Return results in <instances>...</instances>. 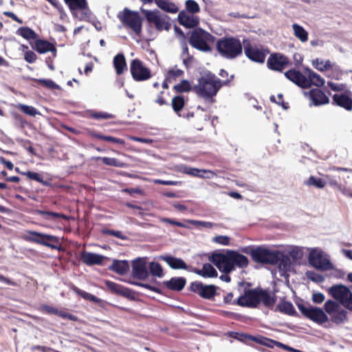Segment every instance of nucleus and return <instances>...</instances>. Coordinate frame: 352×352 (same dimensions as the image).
<instances>
[{
  "label": "nucleus",
  "instance_id": "f257e3e1",
  "mask_svg": "<svg viewBox=\"0 0 352 352\" xmlns=\"http://www.w3.org/2000/svg\"><path fill=\"white\" fill-rule=\"evenodd\" d=\"M228 81H222L210 72L204 73L198 79V83L192 88L197 95L211 103L215 102L214 96L222 86Z\"/></svg>",
  "mask_w": 352,
  "mask_h": 352
},
{
  "label": "nucleus",
  "instance_id": "f03ea898",
  "mask_svg": "<svg viewBox=\"0 0 352 352\" xmlns=\"http://www.w3.org/2000/svg\"><path fill=\"white\" fill-rule=\"evenodd\" d=\"M252 261L262 265H276L284 269L288 265L289 259L278 250H271L264 246H256Z\"/></svg>",
  "mask_w": 352,
  "mask_h": 352
},
{
  "label": "nucleus",
  "instance_id": "7ed1b4c3",
  "mask_svg": "<svg viewBox=\"0 0 352 352\" xmlns=\"http://www.w3.org/2000/svg\"><path fill=\"white\" fill-rule=\"evenodd\" d=\"M217 50L221 57L232 60L243 54V43L239 38L226 36L219 38L216 43Z\"/></svg>",
  "mask_w": 352,
  "mask_h": 352
},
{
  "label": "nucleus",
  "instance_id": "20e7f679",
  "mask_svg": "<svg viewBox=\"0 0 352 352\" xmlns=\"http://www.w3.org/2000/svg\"><path fill=\"white\" fill-rule=\"evenodd\" d=\"M23 239L28 242L42 245L52 250H63L60 238L56 236L27 230L23 235Z\"/></svg>",
  "mask_w": 352,
  "mask_h": 352
},
{
  "label": "nucleus",
  "instance_id": "39448f33",
  "mask_svg": "<svg viewBox=\"0 0 352 352\" xmlns=\"http://www.w3.org/2000/svg\"><path fill=\"white\" fill-rule=\"evenodd\" d=\"M118 18L124 28L131 30L137 36L142 32V18L138 12L125 8L118 14Z\"/></svg>",
  "mask_w": 352,
  "mask_h": 352
},
{
  "label": "nucleus",
  "instance_id": "423d86ee",
  "mask_svg": "<svg viewBox=\"0 0 352 352\" xmlns=\"http://www.w3.org/2000/svg\"><path fill=\"white\" fill-rule=\"evenodd\" d=\"M243 43L244 53L247 58L255 63H265L266 56L270 54V50L267 47L252 44L248 39H243Z\"/></svg>",
  "mask_w": 352,
  "mask_h": 352
},
{
  "label": "nucleus",
  "instance_id": "0eeeda50",
  "mask_svg": "<svg viewBox=\"0 0 352 352\" xmlns=\"http://www.w3.org/2000/svg\"><path fill=\"white\" fill-rule=\"evenodd\" d=\"M329 294L346 309L352 311V292L345 285H334L329 289Z\"/></svg>",
  "mask_w": 352,
  "mask_h": 352
},
{
  "label": "nucleus",
  "instance_id": "6e6552de",
  "mask_svg": "<svg viewBox=\"0 0 352 352\" xmlns=\"http://www.w3.org/2000/svg\"><path fill=\"white\" fill-rule=\"evenodd\" d=\"M209 259L223 273L230 274L235 270L233 267L232 250H227L226 253L214 252Z\"/></svg>",
  "mask_w": 352,
  "mask_h": 352
},
{
  "label": "nucleus",
  "instance_id": "1a4fd4ad",
  "mask_svg": "<svg viewBox=\"0 0 352 352\" xmlns=\"http://www.w3.org/2000/svg\"><path fill=\"white\" fill-rule=\"evenodd\" d=\"M147 21L153 23L158 31H168L171 28L170 19L168 15L160 14L157 10L151 11L148 10H142Z\"/></svg>",
  "mask_w": 352,
  "mask_h": 352
},
{
  "label": "nucleus",
  "instance_id": "9d476101",
  "mask_svg": "<svg viewBox=\"0 0 352 352\" xmlns=\"http://www.w3.org/2000/svg\"><path fill=\"white\" fill-rule=\"evenodd\" d=\"M211 35L202 29L194 30L189 37V44L194 48L201 52H209L211 48L207 41Z\"/></svg>",
  "mask_w": 352,
  "mask_h": 352
},
{
  "label": "nucleus",
  "instance_id": "9b49d317",
  "mask_svg": "<svg viewBox=\"0 0 352 352\" xmlns=\"http://www.w3.org/2000/svg\"><path fill=\"white\" fill-rule=\"evenodd\" d=\"M298 308L301 314L307 318L318 323L323 324L329 320L327 316L319 307L306 305L304 303L298 304Z\"/></svg>",
  "mask_w": 352,
  "mask_h": 352
},
{
  "label": "nucleus",
  "instance_id": "f8f14e48",
  "mask_svg": "<svg viewBox=\"0 0 352 352\" xmlns=\"http://www.w3.org/2000/svg\"><path fill=\"white\" fill-rule=\"evenodd\" d=\"M130 72L133 79L137 82L147 80L152 76L151 69L139 58L131 61Z\"/></svg>",
  "mask_w": 352,
  "mask_h": 352
},
{
  "label": "nucleus",
  "instance_id": "ddd939ff",
  "mask_svg": "<svg viewBox=\"0 0 352 352\" xmlns=\"http://www.w3.org/2000/svg\"><path fill=\"white\" fill-rule=\"evenodd\" d=\"M291 64L289 58L279 52L271 54L267 60V68L270 70L278 72H282Z\"/></svg>",
  "mask_w": 352,
  "mask_h": 352
},
{
  "label": "nucleus",
  "instance_id": "4468645a",
  "mask_svg": "<svg viewBox=\"0 0 352 352\" xmlns=\"http://www.w3.org/2000/svg\"><path fill=\"white\" fill-rule=\"evenodd\" d=\"M309 262L314 267L321 270H327L331 268L332 265L330 261L327 258L324 252L318 250H313L309 254Z\"/></svg>",
  "mask_w": 352,
  "mask_h": 352
},
{
  "label": "nucleus",
  "instance_id": "2eb2a0df",
  "mask_svg": "<svg viewBox=\"0 0 352 352\" xmlns=\"http://www.w3.org/2000/svg\"><path fill=\"white\" fill-rule=\"evenodd\" d=\"M236 303L241 307H256L259 304V289L245 291L244 294L238 298Z\"/></svg>",
  "mask_w": 352,
  "mask_h": 352
},
{
  "label": "nucleus",
  "instance_id": "dca6fc26",
  "mask_svg": "<svg viewBox=\"0 0 352 352\" xmlns=\"http://www.w3.org/2000/svg\"><path fill=\"white\" fill-rule=\"evenodd\" d=\"M190 290L198 294L202 298L210 300L216 294L217 287L213 285H205L201 282H192L190 286Z\"/></svg>",
  "mask_w": 352,
  "mask_h": 352
},
{
  "label": "nucleus",
  "instance_id": "f3484780",
  "mask_svg": "<svg viewBox=\"0 0 352 352\" xmlns=\"http://www.w3.org/2000/svg\"><path fill=\"white\" fill-rule=\"evenodd\" d=\"M149 273L146 267V262L143 258H138L132 263V276L135 278L145 280L148 277Z\"/></svg>",
  "mask_w": 352,
  "mask_h": 352
},
{
  "label": "nucleus",
  "instance_id": "a211bd4d",
  "mask_svg": "<svg viewBox=\"0 0 352 352\" xmlns=\"http://www.w3.org/2000/svg\"><path fill=\"white\" fill-rule=\"evenodd\" d=\"M285 76L301 88L306 89L309 87V83L307 80V77L299 71L289 69L285 73Z\"/></svg>",
  "mask_w": 352,
  "mask_h": 352
},
{
  "label": "nucleus",
  "instance_id": "6ab92c4d",
  "mask_svg": "<svg viewBox=\"0 0 352 352\" xmlns=\"http://www.w3.org/2000/svg\"><path fill=\"white\" fill-rule=\"evenodd\" d=\"M305 95H307L315 106H320L328 104L329 102V97L321 89L314 88L308 92H305Z\"/></svg>",
  "mask_w": 352,
  "mask_h": 352
},
{
  "label": "nucleus",
  "instance_id": "aec40b11",
  "mask_svg": "<svg viewBox=\"0 0 352 352\" xmlns=\"http://www.w3.org/2000/svg\"><path fill=\"white\" fill-rule=\"evenodd\" d=\"M32 48L39 54L52 52L54 56H56V47L55 45L47 40L37 39L35 41Z\"/></svg>",
  "mask_w": 352,
  "mask_h": 352
},
{
  "label": "nucleus",
  "instance_id": "412c9836",
  "mask_svg": "<svg viewBox=\"0 0 352 352\" xmlns=\"http://www.w3.org/2000/svg\"><path fill=\"white\" fill-rule=\"evenodd\" d=\"M351 94V91L347 93L333 96V102L338 106L342 107L348 111L352 109V98L349 95Z\"/></svg>",
  "mask_w": 352,
  "mask_h": 352
},
{
  "label": "nucleus",
  "instance_id": "4be33fe9",
  "mask_svg": "<svg viewBox=\"0 0 352 352\" xmlns=\"http://www.w3.org/2000/svg\"><path fill=\"white\" fill-rule=\"evenodd\" d=\"M186 284V279L184 277H173L169 280L163 282L164 286L171 291L180 292Z\"/></svg>",
  "mask_w": 352,
  "mask_h": 352
},
{
  "label": "nucleus",
  "instance_id": "5701e85b",
  "mask_svg": "<svg viewBox=\"0 0 352 352\" xmlns=\"http://www.w3.org/2000/svg\"><path fill=\"white\" fill-rule=\"evenodd\" d=\"M178 22L186 28H193L199 25V21L197 16L188 15L184 11H181L178 14Z\"/></svg>",
  "mask_w": 352,
  "mask_h": 352
},
{
  "label": "nucleus",
  "instance_id": "b1692460",
  "mask_svg": "<svg viewBox=\"0 0 352 352\" xmlns=\"http://www.w3.org/2000/svg\"><path fill=\"white\" fill-rule=\"evenodd\" d=\"M103 258L102 255L92 252H82L80 254L81 261L87 265H101Z\"/></svg>",
  "mask_w": 352,
  "mask_h": 352
},
{
  "label": "nucleus",
  "instance_id": "393cba45",
  "mask_svg": "<svg viewBox=\"0 0 352 352\" xmlns=\"http://www.w3.org/2000/svg\"><path fill=\"white\" fill-rule=\"evenodd\" d=\"M105 286L113 294H119L124 297H129L131 294V290L120 284L111 280L105 281Z\"/></svg>",
  "mask_w": 352,
  "mask_h": 352
},
{
  "label": "nucleus",
  "instance_id": "a878e982",
  "mask_svg": "<svg viewBox=\"0 0 352 352\" xmlns=\"http://www.w3.org/2000/svg\"><path fill=\"white\" fill-rule=\"evenodd\" d=\"M109 270L120 275H124L129 270V264L127 261L113 260Z\"/></svg>",
  "mask_w": 352,
  "mask_h": 352
},
{
  "label": "nucleus",
  "instance_id": "bb28decb",
  "mask_svg": "<svg viewBox=\"0 0 352 352\" xmlns=\"http://www.w3.org/2000/svg\"><path fill=\"white\" fill-rule=\"evenodd\" d=\"M113 64L118 75L122 74L127 69L126 58L122 53H119L114 56Z\"/></svg>",
  "mask_w": 352,
  "mask_h": 352
},
{
  "label": "nucleus",
  "instance_id": "cd10ccee",
  "mask_svg": "<svg viewBox=\"0 0 352 352\" xmlns=\"http://www.w3.org/2000/svg\"><path fill=\"white\" fill-rule=\"evenodd\" d=\"M245 337L248 338V340H250L254 341L258 344H260L261 345L265 346L271 349H273L274 346L278 347V344H280V342L264 336L256 337L250 335H246Z\"/></svg>",
  "mask_w": 352,
  "mask_h": 352
},
{
  "label": "nucleus",
  "instance_id": "c85d7f7f",
  "mask_svg": "<svg viewBox=\"0 0 352 352\" xmlns=\"http://www.w3.org/2000/svg\"><path fill=\"white\" fill-rule=\"evenodd\" d=\"M233 267L239 268H245L249 265V260L247 256L239 253L236 251L232 250Z\"/></svg>",
  "mask_w": 352,
  "mask_h": 352
},
{
  "label": "nucleus",
  "instance_id": "c756f323",
  "mask_svg": "<svg viewBox=\"0 0 352 352\" xmlns=\"http://www.w3.org/2000/svg\"><path fill=\"white\" fill-rule=\"evenodd\" d=\"M164 260L172 269L187 270L188 268V265L182 258H176L171 256H166L164 258Z\"/></svg>",
  "mask_w": 352,
  "mask_h": 352
},
{
  "label": "nucleus",
  "instance_id": "7c9ffc66",
  "mask_svg": "<svg viewBox=\"0 0 352 352\" xmlns=\"http://www.w3.org/2000/svg\"><path fill=\"white\" fill-rule=\"evenodd\" d=\"M155 4L162 10L169 13H177L179 10L177 6L169 0H153Z\"/></svg>",
  "mask_w": 352,
  "mask_h": 352
},
{
  "label": "nucleus",
  "instance_id": "2f4dec72",
  "mask_svg": "<svg viewBox=\"0 0 352 352\" xmlns=\"http://www.w3.org/2000/svg\"><path fill=\"white\" fill-rule=\"evenodd\" d=\"M195 272L204 278H214L217 276V272L210 263H205L201 270H197Z\"/></svg>",
  "mask_w": 352,
  "mask_h": 352
},
{
  "label": "nucleus",
  "instance_id": "473e14b6",
  "mask_svg": "<svg viewBox=\"0 0 352 352\" xmlns=\"http://www.w3.org/2000/svg\"><path fill=\"white\" fill-rule=\"evenodd\" d=\"M261 302L266 307L273 306L276 302V296H272L266 290L259 289V303Z\"/></svg>",
  "mask_w": 352,
  "mask_h": 352
},
{
  "label": "nucleus",
  "instance_id": "72a5a7b5",
  "mask_svg": "<svg viewBox=\"0 0 352 352\" xmlns=\"http://www.w3.org/2000/svg\"><path fill=\"white\" fill-rule=\"evenodd\" d=\"M307 80L309 83V87H311V85L317 87H322L324 84V78L311 69H307Z\"/></svg>",
  "mask_w": 352,
  "mask_h": 352
},
{
  "label": "nucleus",
  "instance_id": "f704fd0d",
  "mask_svg": "<svg viewBox=\"0 0 352 352\" xmlns=\"http://www.w3.org/2000/svg\"><path fill=\"white\" fill-rule=\"evenodd\" d=\"M90 135L92 138H96L98 140H104V141H107V142H113V143H116V144H119L121 145L125 144V141L123 139L118 138H115V137L109 136V135H102L100 133L96 132V131L91 132Z\"/></svg>",
  "mask_w": 352,
  "mask_h": 352
},
{
  "label": "nucleus",
  "instance_id": "c9c22d12",
  "mask_svg": "<svg viewBox=\"0 0 352 352\" xmlns=\"http://www.w3.org/2000/svg\"><path fill=\"white\" fill-rule=\"evenodd\" d=\"M185 100L183 96H175L172 98L171 106L174 112L181 116L180 112L185 105Z\"/></svg>",
  "mask_w": 352,
  "mask_h": 352
},
{
  "label": "nucleus",
  "instance_id": "e433bc0d",
  "mask_svg": "<svg viewBox=\"0 0 352 352\" xmlns=\"http://www.w3.org/2000/svg\"><path fill=\"white\" fill-rule=\"evenodd\" d=\"M34 214L41 215L46 220L59 219V218L63 219H67L66 215L61 214V213L52 212V211H45V210H35L34 212Z\"/></svg>",
  "mask_w": 352,
  "mask_h": 352
},
{
  "label": "nucleus",
  "instance_id": "4c0bfd02",
  "mask_svg": "<svg viewBox=\"0 0 352 352\" xmlns=\"http://www.w3.org/2000/svg\"><path fill=\"white\" fill-rule=\"evenodd\" d=\"M294 36L298 38L302 43H305L308 41V32L304 28L297 23L292 25Z\"/></svg>",
  "mask_w": 352,
  "mask_h": 352
},
{
  "label": "nucleus",
  "instance_id": "58836bf2",
  "mask_svg": "<svg viewBox=\"0 0 352 352\" xmlns=\"http://www.w3.org/2000/svg\"><path fill=\"white\" fill-rule=\"evenodd\" d=\"M72 12L76 10H85L88 8L86 0H64Z\"/></svg>",
  "mask_w": 352,
  "mask_h": 352
},
{
  "label": "nucleus",
  "instance_id": "ea45409f",
  "mask_svg": "<svg viewBox=\"0 0 352 352\" xmlns=\"http://www.w3.org/2000/svg\"><path fill=\"white\" fill-rule=\"evenodd\" d=\"M331 320L336 324H340L348 320L347 311L344 309L338 310L331 315Z\"/></svg>",
  "mask_w": 352,
  "mask_h": 352
},
{
  "label": "nucleus",
  "instance_id": "a19ab883",
  "mask_svg": "<svg viewBox=\"0 0 352 352\" xmlns=\"http://www.w3.org/2000/svg\"><path fill=\"white\" fill-rule=\"evenodd\" d=\"M72 289L73 290L74 292H75L78 296L82 297V298L85 299V300H90L91 302H100V299H99L98 297H96V296L94 295H92L88 292H86L80 289H79L78 287H77L76 286H73Z\"/></svg>",
  "mask_w": 352,
  "mask_h": 352
},
{
  "label": "nucleus",
  "instance_id": "79ce46f5",
  "mask_svg": "<svg viewBox=\"0 0 352 352\" xmlns=\"http://www.w3.org/2000/svg\"><path fill=\"white\" fill-rule=\"evenodd\" d=\"M16 33L27 40L35 39L37 37L36 33L28 27L19 28Z\"/></svg>",
  "mask_w": 352,
  "mask_h": 352
},
{
  "label": "nucleus",
  "instance_id": "37998d69",
  "mask_svg": "<svg viewBox=\"0 0 352 352\" xmlns=\"http://www.w3.org/2000/svg\"><path fill=\"white\" fill-rule=\"evenodd\" d=\"M97 159L101 160L102 163L105 165L115 166V167H120V168H123V167L126 166L125 163H124L114 157H98Z\"/></svg>",
  "mask_w": 352,
  "mask_h": 352
},
{
  "label": "nucleus",
  "instance_id": "c03bdc74",
  "mask_svg": "<svg viewBox=\"0 0 352 352\" xmlns=\"http://www.w3.org/2000/svg\"><path fill=\"white\" fill-rule=\"evenodd\" d=\"M279 310L289 316H293L296 314V310L292 302L289 301H284L278 305Z\"/></svg>",
  "mask_w": 352,
  "mask_h": 352
},
{
  "label": "nucleus",
  "instance_id": "a18cd8bd",
  "mask_svg": "<svg viewBox=\"0 0 352 352\" xmlns=\"http://www.w3.org/2000/svg\"><path fill=\"white\" fill-rule=\"evenodd\" d=\"M191 85L187 80H183L179 83L173 87V89L176 93L180 94L183 92H188L191 90Z\"/></svg>",
  "mask_w": 352,
  "mask_h": 352
},
{
  "label": "nucleus",
  "instance_id": "49530a36",
  "mask_svg": "<svg viewBox=\"0 0 352 352\" xmlns=\"http://www.w3.org/2000/svg\"><path fill=\"white\" fill-rule=\"evenodd\" d=\"M149 270L153 276L161 278L164 276L162 267L159 263L151 262L149 264Z\"/></svg>",
  "mask_w": 352,
  "mask_h": 352
},
{
  "label": "nucleus",
  "instance_id": "de8ad7c7",
  "mask_svg": "<svg viewBox=\"0 0 352 352\" xmlns=\"http://www.w3.org/2000/svg\"><path fill=\"white\" fill-rule=\"evenodd\" d=\"M340 308V307L339 303L332 300H327L324 305V309L325 311L329 315L333 314V313L337 311Z\"/></svg>",
  "mask_w": 352,
  "mask_h": 352
},
{
  "label": "nucleus",
  "instance_id": "09e8293b",
  "mask_svg": "<svg viewBox=\"0 0 352 352\" xmlns=\"http://www.w3.org/2000/svg\"><path fill=\"white\" fill-rule=\"evenodd\" d=\"M306 184L308 186H314L318 188H323L326 185V182L322 178L310 176L307 181Z\"/></svg>",
  "mask_w": 352,
  "mask_h": 352
},
{
  "label": "nucleus",
  "instance_id": "8fccbe9b",
  "mask_svg": "<svg viewBox=\"0 0 352 352\" xmlns=\"http://www.w3.org/2000/svg\"><path fill=\"white\" fill-rule=\"evenodd\" d=\"M17 108L23 113L31 116H35L38 114L37 109L32 106H28L24 104H19Z\"/></svg>",
  "mask_w": 352,
  "mask_h": 352
},
{
  "label": "nucleus",
  "instance_id": "3c124183",
  "mask_svg": "<svg viewBox=\"0 0 352 352\" xmlns=\"http://www.w3.org/2000/svg\"><path fill=\"white\" fill-rule=\"evenodd\" d=\"M186 10L191 14L199 12L200 8L199 4L194 0H186L185 2Z\"/></svg>",
  "mask_w": 352,
  "mask_h": 352
},
{
  "label": "nucleus",
  "instance_id": "603ef678",
  "mask_svg": "<svg viewBox=\"0 0 352 352\" xmlns=\"http://www.w3.org/2000/svg\"><path fill=\"white\" fill-rule=\"evenodd\" d=\"M21 175L26 176V177L29 179H32L36 181L39 183L43 184V177L42 175L38 173L32 172V171H26V172H19Z\"/></svg>",
  "mask_w": 352,
  "mask_h": 352
},
{
  "label": "nucleus",
  "instance_id": "864d4df0",
  "mask_svg": "<svg viewBox=\"0 0 352 352\" xmlns=\"http://www.w3.org/2000/svg\"><path fill=\"white\" fill-rule=\"evenodd\" d=\"M90 116L96 120H107L113 118L115 116L111 113L103 111H93L90 113Z\"/></svg>",
  "mask_w": 352,
  "mask_h": 352
},
{
  "label": "nucleus",
  "instance_id": "5fc2aeb1",
  "mask_svg": "<svg viewBox=\"0 0 352 352\" xmlns=\"http://www.w3.org/2000/svg\"><path fill=\"white\" fill-rule=\"evenodd\" d=\"M184 74V71L180 69L173 68L167 72V78L169 81L175 80Z\"/></svg>",
  "mask_w": 352,
  "mask_h": 352
},
{
  "label": "nucleus",
  "instance_id": "6e6d98bb",
  "mask_svg": "<svg viewBox=\"0 0 352 352\" xmlns=\"http://www.w3.org/2000/svg\"><path fill=\"white\" fill-rule=\"evenodd\" d=\"M102 233L106 235L113 236L122 240L126 239V236L124 235L121 231L119 230L103 229L102 230Z\"/></svg>",
  "mask_w": 352,
  "mask_h": 352
},
{
  "label": "nucleus",
  "instance_id": "4d7b16f0",
  "mask_svg": "<svg viewBox=\"0 0 352 352\" xmlns=\"http://www.w3.org/2000/svg\"><path fill=\"white\" fill-rule=\"evenodd\" d=\"M270 99L271 102H275V103L278 104V105L282 106L284 109H287L289 107L288 103L284 102V98H283V95L282 94H278V96H277L278 100H276V98L274 96H271Z\"/></svg>",
  "mask_w": 352,
  "mask_h": 352
},
{
  "label": "nucleus",
  "instance_id": "13d9d810",
  "mask_svg": "<svg viewBox=\"0 0 352 352\" xmlns=\"http://www.w3.org/2000/svg\"><path fill=\"white\" fill-rule=\"evenodd\" d=\"M56 316H58L63 319H68L72 321H76L78 320V318L76 316H74L72 314H69V313L65 311V310H62V309L61 310L58 309V313L56 314Z\"/></svg>",
  "mask_w": 352,
  "mask_h": 352
},
{
  "label": "nucleus",
  "instance_id": "bf43d9fd",
  "mask_svg": "<svg viewBox=\"0 0 352 352\" xmlns=\"http://www.w3.org/2000/svg\"><path fill=\"white\" fill-rule=\"evenodd\" d=\"M161 221L163 222V223H169V224H171V225L177 226L180 227V228H189V226L187 224L175 220V219H169V218H166V217L162 218L161 219Z\"/></svg>",
  "mask_w": 352,
  "mask_h": 352
},
{
  "label": "nucleus",
  "instance_id": "052dcab7",
  "mask_svg": "<svg viewBox=\"0 0 352 352\" xmlns=\"http://www.w3.org/2000/svg\"><path fill=\"white\" fill-rule=\"evenodd\" d=\"M37 59L36 54L31 50L25 51L24 53V60L28 63H34Z\"/></svg>",
  "mask_w": 352,
  "mask_h": 352
},
{
  "label": "nucleus",
  "instance_id": "680f3d73",
  "mask_svg": "<svg viewBox=\"0 0 352 352\" xmlns=\"http://www.w3.org/2000/svg\"><path fill=\"white\" fill-rule=\"evenodd\" d=\"M230 239L228 236H223V235H219L216 236L213 238V241L223 245H228L230 243Z\"/></svg>",
  "mask_w": 352,
  "mask_h": 352
},
{
  "label": "nucleus",
  "instance_id": "e2e57ef3",
  "mask_svg": "<svg viewBox=\"0 0 352 352\" xmlns=\"http://www.w3.org/2000/svg\"><path fill=\"white\" fill-rule=\"evenodd\" d=\"M38 83L42 86H44L45 87L50 88V89H54L56 87V85L55 82L49 79H38L36 80Z\"/></svg>",
  "mask_w": 352,
  "mask_h": 352
},
{
  "label": "nucleus",
  "instance_id": "0e129e2a",
  "mask_svg": "<svg viewBox=\"0 0 352 352\" xmlns=\"http://www.w3.org/2000/svg\"><path fill=\"white\" fill-rule=\"evenodd\" d=\"M41 311L47 314L56 315L58 313V309L47 305H43L41 307Z\"/></svg>",
  "mask_w": 352,
  "mask_h": 352
},
{
  "label": "nucleus",
  "instance_id": "69168bd1",
  "mask_svg": "<svg viewBox=\"0 0 352 352\" xmlns=\"http://www.w3.org/2000/svg\"><path fill=\"white\" fill-rule=\"evenodd\" d=\"M186 221L194 226H201L202 227L207 228H212L214 225L212 223L208 221H201L195 220H188Z\"/></svg>",
  "mask_w": 352,
  "mask_h": 352
},
{
  "label": "nucleus",
  "instance_id": "338daca9",
  "mask_svg": "<svg viewBox=\"0 0 352 352\" xmlns=\"http://www.w3.org/2000/svg\"><path fill=\"white\" fill-rule=\"evenodd\" d=\"M256 246L248 245V246H245V247L241 248L239 249V250L242 253L250 255L251 256V258L252 259L253 256H254V254L256 251Z\"/></svg>",
  "mask_w": 352,
  "mask_h": 352
},
{
  "label": "nucleus",
  "instance_id": "774afa93",
  "mask_svg": "<svg viewBox=\"0 0 352 352\" xmlns=\"http://www.w3.org/2000/svg\"><path fill=\"white\" fill-rule=\"evenodd\" d=\"M32 351H39L41 352H56L55 350L53 349L46 346H41V345H34L31 347Z\"/></svg>",
  "mask_w": 352,
  "mask_h": 352
}]
</instances>
